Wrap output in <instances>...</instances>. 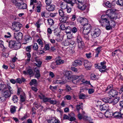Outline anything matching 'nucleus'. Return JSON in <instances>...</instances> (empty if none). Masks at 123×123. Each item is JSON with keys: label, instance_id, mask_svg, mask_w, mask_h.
<instances>
[{"label": "nucleus", "instance_id": "nucleus-1", "mask_svg": "<svg viewBox=\"0 0 123 123\" xmlns=\"http://www.w3.org/2000/svg\"><path fill=\"white\" fill-rule=\"evenodd\" d=\"M116 11V10L113 8L108 9L106 12V15H102L101 17V19L99 21V22L101 23V25L105 27L107 30H109L107 27H108L110 25L109 21L108 20V17L113 20H115L116 18L114 17L111 16V14H113Z\"/></svg>", "mask_w": 123, "mask_h": 123}, {"label": "nucleus", "instance_id": "nucleus-2", "mask_svg": "<svg viewBox=\"0 0 123 123\" xmlns=\"http://www.w3.org/2000/svg\"><path fill=\"white\" fill-rule=\"evenodd\" d=\"M9 46L11 48L16 50L20 48L21 45L20 43H17L16 41L12 40L9 42Z\"/></svg>", "mask_w": 123, "mask_h": 123}, {"label": "nucleus", "instance_id": "nucleus-3", "mask_svg": "<svg viewBox=\"0 0 123 123\" xmlns=\"http://www.w3.org/2000/svg\"><path fill=\"white\" fill-rule=\"evenodd\" d=\"M100 30L98 28H96L93 30L91 32V35L93 40L98 37L101 33Z\"/></svg>", "mask_w": 123, "mask_h": 123}, {"label": "nucleus", "instance_id": "nucleus-4", "mask_svg": "<svg viewBox=\"0 0 123 123\" xmlns=\"http://www.w3.org/2000/svg\"><path fill=\"white\" fill-rule=\"evenodd\" d=\"M22 27V25L19 23L15 22L12 24V29L13 31L17 32L19 31Z\"/></svg>", "mask_w": 123, "mask_h": 123}, {"label": "nucleus", "instance_id": "nucleus-5", "mask_svg": "<svg viewBox=\"0 0 123 123\" xmlns=\"http://www.w3.org/2000/svg\"><path fill=\"white\" fill-rule=\"evenodd\" d=\"M83 77L82 76L73 75L72 77V81L73 83L77 84L80 82V80Z\"/></svg>", "mask_w": 123, "mask_h": 123}, {"label": "nucleus", "instance_id": "nucleus-6", "mask_svg": "<svg viewBox=\"0 0 123 123\" xmlns=\"http://www.w3.org/2000/svg\"><path fill=\"white\" fill-rule=\"evenodd\" d=\"M16 8L20 10L26 9L27 8V5L25 3L18 2L16 4Z\"/></svg>", "mask_w": 123, "mask_h": 123}, {"label": "nucleus", "instance_id": "nucleus-7", "mask_svg": "<svg viewBox=\"0 0 123 123\" xmlns=\"http://www.w3.org/2000/svg\"><path fill=\"white\" fill-rule=\"evenodd\" d=\"M23 74L25 75H29L30 76H33L34 74V72L32 69L30 67L29 68L26 69V71H23Z\"/></svg>", "mask_w": 123, "mask_h": 123}, {"label": "nucleus", "instance_id": "nucleus-8", "mask_svg": "<svg viewBox=\"0 0 123 123\" xmlns=\"http://www.w3.org/2000/svg\"><path fill=\"white\" fill-rule=\"evenodd\" d=\"M68 16H64L61 17L59 18L60 22L62 23H66L68 24Z\"/></svg>", "mask_w": 123, "mask_h": 123}, {"label": "nucleus", "instance_id": "nucleus-9", "mask_svg": "<svg viewBox=\"0 0 123 123\" xmlns=\"http://www.w3.org/2000/svg\"><path fill=\"white\" fill-rule=\"evenodd\" d=\"M78 8L79 9L82 10H84L88 5L87 4L85 3V2L78 3Z\"/></svg>", "mask_w": 123, "mask_h": 123}, {"label": "nucleus", "instance_id": "nucleus-10", "mask_svg": "<svg viewBox=\"0 0 123 123\" xmlns=\"http://www.w3.org/2000/svg\"><path fill=\"white\" fill-rule=\"evenodd\" d=\"M23 36V34L21 32L17 34L15 33L14 34V37L18 41L22 39Z\"/></svg>", "mask_w": 123, "mask_h": 123}, {"label": "nucleus", "instance_id": "nucleus-11", "mask_svg": "<svg viewBox=\"0 0 123 123\" xmlns=\"http://www.w3.org/2000/svg\"><path fill=\"white\" fill-rule=\"evenodd\" d=\"M84 65L85 68L87 70H90L91 68V63L87 60H85L84 61Z\"/></svg>", "mask_w": 123, "mask_h": 123}, {"label": "nucleus", "instance_id": "nucleus-12", "mask_svg": "<svg viewBox=\"0 0 123 123\" xmlns=\"http://www.w3.org/2000/svg\"><path fill=\"white\" fill-rule=\"evenodd\" d=\"M109 96L111 97H113L118 94V92L114 89H112L109 91L108 92Z\"/></svg>", "mask_w": 123, "mask_h": 123}, {"label": "nucleus", "instance_id": "nucleus-13", "mask_svg": "<svg viewBox=\"0 0 123 123\" xmlns=\"http://www.w3.org/2000/svg\"><path fill=\"white\" fill-rule=\"evenodd\" d=\"M96 68L99 69V71L101 72H104L106 69V66H98L96 65L95 66Z\"/></svg>", "mask_w": 123, "mask_h": 123}, {"label": "nucleus", "instance_id": "nucleus-14", "mask_svg": "<svg viewBox=\"0 0 123 123\" xmlns=\"http://www.w3.org/2000/svg\"><path fill=\"white\" fill-rule=\"evenodd\" d=\"M48 123H61L60 121L57 118L51 117L47 120Z\"/></svg>", "mask_w": 123, "mask_h": 123}, {"label": "nucleus", "instance_id": "nucleus-15", "mask_svg": "<svg viewBox=\"0 0 123 123\" xmlns=\"http://www.w3.org/2000/svg\"><path fill=\"white\" fill-rule=\"evenodd\" d=\"M100 108L101 110H105L107 111L109 109V105L107 104H105L101 105Z\"/></svg>", "mask_w": 123, "mask_h": 123}, {"label": "nucleus", "instance_id": "nucleus-16", "mask_svg": "<svg viewBox=\"0 0 123 123\" xmlns=\"http://www.w3.org/2000/svg\"><path fill=\"white\" fill-rule=\"evenodd\" d=\"M46 7L47 10L49 11H52L55 10V6L54 5L51 4L46 6Z\"/></svg>", "mask_w": 123, "mask_h": 123}, {"label": "nucleus", "instance_id": "nucleus-17", "mask_svg": "<svg viewBox=\"0 0 123 123\" xmlns=\"http://www.w3.org/2000/svg\"><path fill=\"white\" fill-rule=\"evenodd\" d=\"M67 81L60 80H55L53 82L55 84H59L61 85H62L65 84Z\"/></svg>", "mask_w": 123, "mask_h": 123}, {"label": "nucleus", "instance_id": "nucleus-18", "mask_svg": "<svg viewBox=\"0 0 123 123\" xmlns=\"http://www.w3.org/2000/svg\"><path fill=\"white\" fill-rule=\"evenodd\" d=\"M3 94L6 98H7L11 96V93H12L8 90H3Z\"/></svg>", "mask_w": 123, "mask_h": 123}, {"label": "nucleus", "instance_id": "nucleus-19", "mask_svg": "<svg viewBox=\"0 0 123 123\" xmlns=\"http://www.w3.org/2000/svg\"><path fill=\"white\" fill-rule=\"evenodd\" d=\"M82 64V62L80 60H75L72 63L73 66H77L78 65H81Z\"/></svg>", "mask_w": 123, "mask_h": 123}, {"label": "nucleus", "instance_id": "nucleus-20", "mask_svg": "<svg viewBox=\"0 0 123 123\" xmlns=\"http://www.w3.org/2000/svg\"><path fill=\"white\" fill-rule=\"evenodd\" d=\"M122 115H123V113H122L116 111L113 113H112L113 116L117 118L121 117Z\"/></svg>", "mask_w": 123, "mask_h": 123}, {"label": "nucleus", "instance_id": "nucleus-21", "mask_svg": "<svg viewBox=\"0 0 123 123\" xmlns=\"http://www.w3.org/2000/svg\"><path fill=\"white\" fill-rule=\"evenodd\" d=\"M56 64L57 65H59L63 63L64 62V60H61V57H58L56 58Z\"/></svg>", "mask_w": 123, "mask_h": 123}, {"label": "nucleus", "instance_id": "nucleus-22", "mask_svg": "<svg viewBox=\"0 0 123 123\" xmlns=\"http://www.w3.org/2000/svg\"><path fill=\"white\" fill-rule=\"evenodd\" d=\"M35 60L36 62L37 63H36V66L39 67H41L42 63V62L40 60V59H38L37 57L35 58Z\"/></svg>", "mask_w": 123, "mask_h": 123}, {"label": "nucleus", "instance_id": "nucleus-23", "mask_svg": "<svg viewBox=\"0 0 123 123\" xmlns=\"http://www.w3.org/2000/svg\"><path fill=\"white\" fill-rule=\"evenodd\" d=\"M34 71L35 73V76L37 78H39L40 76L39 69L36 67L34 69Z\"/></svg>", "mask_w": 123, "mask_h": 123}, {"label": "nucleus", "instance_id": "nucleus-24", "mask_svg": "<svg viewBox=\"0 0 123 123\" xmlns=\"http://www.w3.org/2000/svg\"><path fill=\"white\" fill-rule=\"evenodd\" d=\"M42 5L40 2H38L37 4V6L36 8V11L38 12H40L41 11V7Z\"/></svg>", "mask_w": 123, "mask_h": 123}, {"label": "nucleus", "instance_id": "nucleus-25", "mask_svg": "<svg viewBox=\"0 0 123 123\" xmlns=\"http://www.w3.org/2000/svg\"><path fill=\"white\" fill-rule=\"evenodd\" d=\"M68 6L66 2H61L60 4V6L62 9H65Z\"/></svg>", "mask_w": 123, "mask_h": 123}, {"label": "nucleus", "instance_id": "nucleus-26", "mask_svg": "<svg viewBox=\"0 0 123 123\" xmlns=\"http://www.w3.org/2000/svg\"><path fill=\"white\" fill-rule=\"evenodd\" d=\"M112 20L110 23V25L108 27H107V28L109 29V30L111 29L112 27H115L116 25V24L114 21H113L114 20L111 19Z\"/></svg>", "mask_w": 123, "mask_h": 123}, {"label": "nucleus", "instance_id": "nucleus-27", "mask_svg": "<svg viewBox=\"0 0 123 123\" xmlns=\"http://www.w3.org/2000/svg\"><path fill=\"white\" fill-rule=\"evenodd\" d=\"M76 41L78 43H80V44L81 46L82 45L83 42L82 41V38L80 36H78L76 38Z\"/></svg>", "mask_w": 123, "mask_h": 123}, {"label": "nucleus", "instance_id": "nucleus-28", "mask_svg": "<svg viewBox=\"0 0 123 123\" xmlns=\"http://www.w3.org/2000/svg\"><path fill=\"white\" fill-rule=\"evenodd\" d=\"M83 103H79L76 105V108L78 112H79L80 110L82 109L83 107Z\"/></svg>", "mask_w": 123, "mask_h": 123}, {"label": "nucleus", "instance_id": "nucleus-29", "mask_svg": "<svg viewBox=\"0 0 123 123\" xmlns=\"http://www.w3.org/2000/svg\"><path fill=\"white\" fill-rule=\"evenodd\" d=\"M58 13L60 17L65 15V12L62 10V9H60L58 10Z\"/></svg>", "mask_w": 123, "mask_h": 123}, {"label": "nucleus", "instance_id": "nucleus-30", "mask_svg": "<svg viewBox=\"0 0 123 123\" xmlns=\"http://www.w3.org/2000/svg\"><path fill=\"white\" fill-rule=\"evenodd\" d=\"M80 76H83V77L81 78L82 79L80 80V81L82 82L83 83L85 84H88V85H91V84L89 81H87L86 80H85L84 79V77L83 75H81Z\"/></svg>", "mask_w": 123, "mask_h": 123}, {"label": "nucleus", "instance_id": "nucleus-31", "mask_svg": "<svg viewBox=\"0 0 123 123\" xmlns=\"http://www.w3.org/2000/svg\"><path fill=\"white\" fill-rule=\"evenodd\" d=\"M7 88V86L4 83H1L0 86V90H5V89Z\"/></svg>", "mask_w": 123, "mask_h": 123}, {"label": "nucleus", "instance_id": "nucleus-32", "mask_svg": "<svg viewBox=\"0 0 123 123\" xmlns=\"http://www.w3.org/2000/svg\"><path fill=\"white\" fill-rule=\"evenodd\" d=\"M112 115V112H110L109 111H107L105 113V116L107 118L109 117Z\"/></svg>", "mask_w": 123, "mask_h": 123}, {"label": "nucleus", "instance_id": "nucleus-33", "mask_svg": "<svg viewBox=\"0 0 123 123\" xmlns=\"http://www.w3.org/2000/svg\"><path fill=\"white\" fill-rule=\"evenodd\" d=\"M88 20L86 18H84L82 21V22L81 25L84 26L86 25H87V24H89L88 23Z\"/></svg>", "mask_w": 123, "mask_h": 123}, {"label": "nucleus", "instance_id": "nucleus-34", "mask_svg": "<svg viewBox=\"0 0 123 123\" xmlns=\"http://www.w3.org/2000/svg\"><path fill=\"white\" fill-rule=\"evenodd\" d=\"M83 27L84 28L89 30L90 31H91V26L89 24L83 26Z\"/></svg>", "mask_w": 123, "mask_h": 123}, {"label": "nucleus", "instance_id": "nucleus-35", "mask_svg": "<svg viewBox=\"0 0 123 123\" xmlns=\"http://www.w3.org/2000/svg\"><path fill=\"white\" fill-rule=\"evenodd\" d=\"M17 108V107L15 106H11L10 107L11 112L12 113H14L16 111Z\"/></svg>", "mask_w": 123, "mask_h": 123}, {"label": "nucleus", "instance_id": "nucleus-36", "mask_svg": "<svg viewBox=\"0 0 123 123\" xmlns=\"http://www.w3.org/2000/svg\"><path fill=\"white\" fill-rule=\"evenodd\" d=\"M65 32L67 34L71 33L72 28L69 26H68L65 29Z\"/></svg>", "mask_w": 123, "mask_h": 123}, {"label": "nucleus", "instance_id": "nucleus-37", "mask_svg": "<svg viewBox=\"0 0 123 123\" xmlns=\"http://www.w3.org/2000/svg\"><path fill=\"white\" fill-rule=\"evenodd\" d=\"M69 40L66 39L62 43V44L64 46H68L69 45Z\"/></svg>", "mask_w": 123, "mask_h": 123}, {"label": "nucleus", "instance_id": "nucleus-38", "mask_svg": "<svg viewBox=\"0 0 123 123\" xmlns=\"http://www.w3.org/2000/svg\"><path fill=\"white\" fill-rule=\"evenodd\" d=\"M47 22L48 23L49 25H52L54 24V21L51 18H49L47 20Z\"/></svg>", "mask_w": 123, "mask_h": 123}, {"label": "nucleus", "instance_id": "nucleus-39", "mask_svg": "<svg viewBox=\"0 0 123 123\" xmlns=\"http://www.w3.org/2000/svg\"><path fill=\"white\" fill-rule=\"evenodd\" d=\"M37 84V81L36 79H33L31 80L30 82V84L31 86L33 85L35 86Z\"/></svg>", "mask_w": 123, "mask_h": 123}, {"label": "nucleus", "instance_id": "nucleus-40", "mask_svg": "<svg viewBox=\"0 0 123 123\" xmlns=\"http://www.w3.org/2000/svg\"><path fill=\"white\" fill-rule=\"evenodd\" d=\"M59 26L60 27V29L62 30H65L66 28L65 25L62 23H60L59 24Z\"/></svg>", "mask_w": 123, "mask_h": 123}, {"label": "nucleus", "instance_id": "nucleus-41", "mask_svg": "<svg viewBox=\"0 0 123 123\" xmlns=\"http://www.w3.org/2000/svg\"><path fill=\"white\" fill-rule=\"evenodd\" d=\"M119 99V98L117 97L114 98V99H113V105H115L117 104L118 102Z\"/></svg>", "mask_w": 123, "mask_h": 123}, {"label": "nucleus", "instance_id": "nucleus-42", "mask_svg": "<svg viewBox=\"0 0 123 123\" xmlns=\"http://www.w3.org/2000/svg\"><path fill=\"white\" fill-rule=\"evenodd\" d=\"M32 46V45H29L26 47L25 48L26 51L28 52H30L31 51V48Z\"/></svg>", "mask_w": 123, "mask_h": 123}, {"label": "nucleus", "instance_id": "nucleus-43", "mask_svg": "<svg viewBox=\"0 0 123 123\" xmlns=\"http://www.w3.org/2000/svg\"><path fill=\"white\" fill-rule=\"evenodd\" d=\"M63 39L62 37V36H57L56 38V40L57 42H60L62 41Z\"/></svg>", "mask_w": 123, "mask_h": 123}, {"label": "nucleus", "instance_id": "nucleus-44", "mask_svg": "<svg viewBox=\"0 0 123 123\" xmlns=\"http://www.w3.org/2000/svg\"><path fill=\"white\" fill-rule=\"evenodd\" d=\"M105 6L108 8L111 7L112 6L111 4L109 1H107L104 3Z\"/></svg>", "mask_w": 123, "mask_h": 123}, {"label": "nucleus", "instance_id": "nucleus-45", "mask_svg": "<svg viewBox=\"0 0 123 123\" xmlns=\"http://www.w3.org/2000/svg\"><path fill=\"white\" fill-rule=\"evenodd\" d=\"M20 102H23L25 101L26 97L24 95H20Z\"/></svg>", "mask_w": 123, "mask_h": 123}, {"label": "nucleus", "instance_id": "nucleus-46", "mask_svg": "<svg viewBox=\"0 0 123 123\" xmlns=\"http://www.w3.org/2000/svg\"><path fill=\"white\" fill-rule=\"evenodd\" d=\"M32 47L34 50L37 51L38 49V46L37 43H34L32 45Z\"/></svg>", "mask_w": 123, "mask_h": 123}, {"label": "nucleus", "instance_id": "nucleus-47", "mask_svg": "<svg viewBox=\"0 0 123 123\" xmlns=\"http://www.w3.org/2000/svg\"><path fill=\"white\" fill-rule=\"evenodd\" d=\"M75 3L78 4V3L77 0H71L69 1V4H70L71 6H73L74 4Z\"/></svg>", "mask_w": 123, "mask_h": 123}, {"label": "nucleus", "instance_id": "nucleus-48", "mask_svg": "<svg viewBox=\"0 0 123 123\" xmlns=\"http://www.w3.org/2000/svg\"><path fill=\"white\" fill-rule=\"evenodd\" d=\"M37 42L38 43L39 45L41 46V47H43V42L40 39H38Z\"/></svg>", "mask_w": 123, "mask_h": 123}, {"label": "nucleus", "instance_id": "nucleus-49", "mask_svg": "<svg viewBox=\"0 0 123 123\" xmlns=\"http://www.w3.org/2000/svg\"><path fill=\"white\" fill-rule=\"evenodd\" d=\"M116 4L119 6L123 5V0H118L116 2Z\"/></svg>", "mask_w": 123, "mask_h": 123}, {"label": "nucleus", "instance_id": "nucleus-50", "mask_svg": "<svg viewBox=\"0 0 123 123\" xmlns=\"http://www.w3.org/2000/svg\"><path fill=\"white\" fill-rule=\"evenodd\" d=\"M51 98H50L49 102L51 104L53 105L56 104L57 103V101L56 100H51Z\"/></svg>", "mask_w": 123, "mask_h": 123}, {"label": "nucleus", "instance_id": "nucleus-51", "mask_svg": "<svg viewBox=\"0 0 123 123\" xmlns=\"http://www.w3.org/2000/svg\"><path fill=\"white\" fill-rule=\"evenodd\" d=\"M90 31L84 28L83 31V34H88L90 32Z\"/></svg>", "mask_w": 123, "mask_h": 123}, {"label": "nucleus", "instance_id": "nucleus-52", "mask_svg": "<svg viewBox=\"0 0 123 123\" xmlns=\"http://www.w3.org/2000/svg\"><path fill=\"white\" fill-rule=\"evenodd\" d=\"M83 37L84 39L86 41L89 40V36L88 34H83Z\"/></svg>", "mask_w": 123, "mask_h": 123}, {"label": "nucleus", "instance_id": "nucleus-53", "mask_svg": "<svg viewBox=\"0 0 123 123\" xmlns=\"http://www.w3.org/2000/svg\"><path fill=\"white\" fill-rule=\"evenodd\" d=\"M6 35H5L4 37L5 38H10L12 37L11 34L9 32H7L6 33Z\"/></svg>", "mask_w": 123, "mask_h": 123}, {"label": "nucleus", "instance_id": "nucleus-54", "mask_svg": "<svg viewBox=\"0 0 123 123\" xmlns=\"http://www.w3.org/2000/svg\"><path fill=\"white\" fill-rule=\"evenodd\" d=\"M50 99V98L46 97L45 96L43 100L44 102H49Z\"/></svg>", "mask_w": 123, "mask_h": 123}, {"label": "nucleus", "instance_id": "nucleus-55", "mask_svg": "<svg viewBox=\"0 0 123 123\" xmlns=\"http://www.w3.org/2000/svg\"><path fill=\"white\" fill-rule=\"evenodd\" d=\"M12 100L14 103L16 102L18 100L17 97L16 95L14 96L13 97Z\"/></svg>", "mask_w": 123, "mask_h": 123}, {"label": "nucleus", "instance_id": "nucleus-56", "mask_svg": "<svg viewBox=\"0 0 123 123\" xmlns=\"http://www.w3.org/2000/svg\"><path fill=\"white\" fill-rule=\"evenodd\" d=\"M72 89L71 87L68 85H66V90L67 92L71 91Z\"/></svg>", "mask_w": 123, "mask_h": 123}, {"label": "nucleus", "instance_id": "nucleus-57", "mask_svg": "<svg viewBox=\"0 0 123 123\" xmlns=\"http://www.w3.org/2000/svg\"><path fill=\"white\" fill-rule=\"evenodd\" d=\"M91 78L92 80H95L97 78V76L94 74H92L91 75Z\"/></svg>", "mask_w": 123, "mask_h": 123}, {"label": "nucleus", "instance_id": "nucleus-58", "mask_svg": "<svg viewBox=\"0 0 123 123\" xmlns=\"http://www.w3.org/2000/svg\"><path fill=\"white\" fill-rule=\"evenodd\" d=\"M79 97L80 99H84L85 98V95L83 94H82L79 95Z\"/></svg>", "mask_w": 123, "mask_h": 123}, {"label": "nucleus", "instance_id": "nucleus-59", "mask_svg": "<svg viewBox=\"0 0 123 123\" xmlns=\"http://www.w3.org/2000/svg\"><path fill=\"white\" fill-rule=\"evenodd\" d=\"M67 39H70L72 37V36L71 34V33H70L67 34Z\"/></svg>", "mask_w": 123, "mask_h": 123}, {"label": "nucleus", "instance_id": "nucleus-60", "mask_svg": "<svg viewBox=\"0 0 123 123\" xmlns=\"http://www.w3.org/2000/svg\"><path fill=\"white\" fill-rule=\"evenodd\" d=\"M46 13L45 12L43 11L41 12V15L42 17H46L47 16H46Z\"/></svg>", "mask_w": 123, "mask_h": 123}, {"label": "nucleus", "instance_id": "nucleus-61", "mask_svg": "<svg viewBox=\"0 0 123 123\" xmlns=\"http://www.w3.org/2000/svg\"><path fill=\"white\" fill-rule=\"evenodd\" d=\"M84 18L79 17L77 19V21L78 22L80 23L81 24Z\"/></svg>", "mask_w": 123, "mask_h": 123}, {"label": "nucleus", "instance_id": "nucleus-62", "mask_svg": "<svg viewBox=\"0 0 123 123\" xmlns=\"http://www.w3.org/2000/svg\"><path fill=\"white\" fill-rule=\"evenodd\" d=\"M0 47L1 48L4 49L5 47L4 45V43L2 40H0Z\"/></svg>", "mask_w": 123, "mask_h": 123}, {"label": "nucleus", "instance_id": "nucleus-63", "mask_svg": "<svg viewBox=\"0 0 123 123\" xmlns=\"http://www.w3.org/2000/svg\"><path fill=\"white\" fill-rule=\"evenodd\" d=\"M92 115L95 114H97V111L94 108H93L92 109Z\"/></svg>", "mask_w": 123, "mask_h": 123}, {"label": "nucleus", "instance_id": "nucleus-64", "mask_svg": "<svg viewBox=\"0 0 123 123\" xmlns=\"http://www.w3.org/2000/svg\"><path fill=\"white\" fill-rule=\"evenodd\" d=\"M78 113H79L78 115V118L79 119L81 120L82 118L83 115V114H81L79 112Z\"/></svg>", "mask_w": 123, "mask_h": 123}]
</instances>
